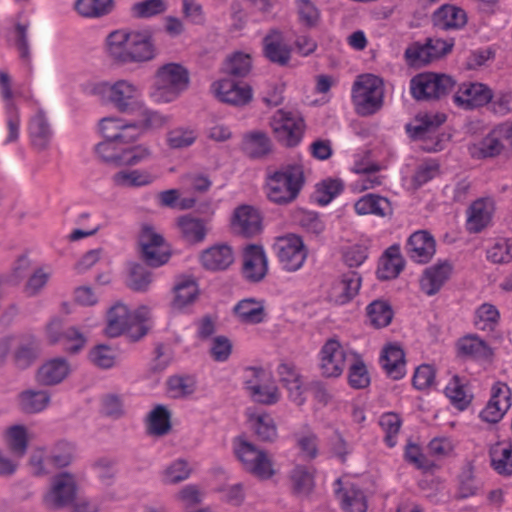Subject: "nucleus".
Segmentation results:
<instances>
[{
	"mask_svg": "<svg viewBox=\"0 0 512 512\" xmlns=\"http://www.w3.org/2000/svg\"><path fill=\"white\" fill-rule=\"evenodd\" d=\"M200 295V288L192 276L176 278L170 300V309L174 313H189Z\"/></svg>",
	"mask_w": 512,
	"mask_h": 512,
	"instance_id": "22",
	"label": "nucleus"
},
{
	"mask_svg": "<svg viewBox=\"0 0 512 512\" xmlns=\"http://www.w3.org/2000/svg\"><path fill=\"white\" fill-rule=\"evenodd\" d=\"M154 282V275L146 267L138 263L128 266L127 286L136 292H146Z\"/></svg>",
	"mask_w": 512,
	"mask_h": 512,
	"instance_id": "57",
	"label": "nucleus"
},
{
	"mask_svg": "<svg viewBox=\"0 0 512 512\" xmlns=\"http://www.w3.org/2000/svg\"><path fill=\"white\" fill-rule=\"evenodd\" d=\"M167 0H141L130 7V15L133 19H151L164 14L168 10Z\"/></svg>",
	"mask_w": 512,
	"mask_h": 512,
	"instance_id": "56",
	"label": "nucleus"
},
{
	"mask_svg": "<svg viewBox=\"0 0 512 512\" xmlns=\"http://www.w3.org/2000/svg\"><path fill=\"white\" fill-rule=\"evenodd\" d=\"M368 322L376 329L387 327L393 320L394 311L389 302L374 300L366 307Z\"/></svg>",
	"mask_w": 512,
	"mask_h": 512,
	"instance_id": "55",
	"label": "nucleus"
},
{
	"mask_svg": "<svg viewBox=\"0 0 512 512\" xmlns=\"http://www.w3.org/2000/svg\"><path fill=\"white\" fill-rule=\"evenodd\" d=\"M348 382L352 388L363 389L370 383V375L362 356L359 353L352 354L351 365L348 373Z\"/></svg>",
	"mask_w": 512,
	"mask_h": 512,
	"instance_id": "62",
	"label": "nucleus"
},
{
	"mask_svg": "<svg viewBox=\"0 0 512 512\" xmlns=\"http://www.w3.org/2000/svg\"><path fill=\"white\" fill-rule=\"evenodd\" d=\"M344 187L345 184L341 178H324L315 185L314 199L319 205L326 206L343 192Z\"/></svg>",
	"mask_w": 512,
	"mask_h": 512,
	"instance_id": "52",
	"label": "nucleus"
},
{
	"mask_svg": "<svg viewBox=\"0 0 512 512\" xmlns=\"http://www.w3.org/2000/svg\"><path fill=\"white\" fill-rule=\"evenodd\" d=\"M98 130L104 140L95 148L96 156L115 166H136L150 158L151 149L145 144H135L142 136L135 121L120 116L103 117Z\"/></svg>",
	"mask_w": 512,
	"mask_h": 512,
	"instance_id": "1",
	"label": "nucleus"
},
{
	"mask_svg": "<svg viewBox=\"0 0 512 512\" xmlns=\"http://www.w3.org/2000/svg\"><path fill=\"white\" fill-rule=\"evenodd\" d=\"M46 338L51 344H61L63 349L75 354L84 348L86 336L75 326L64 328L62 319L53 318L46 327Z\"/></svg>",
	"mask_w": 512,
	"mask_h": 512,
	"instance_id": "19",
	"label": "nucleus"
},
{
	"mask_svg": "<svg viewBox=\"0 0 512 512\" xmlns=\"http://www.w3.org/2000/svg\"><path fill=\"white\" fill-rule=\"evenodd\" d=\"M154 180V175L146 169H122L112 176L113 184L122 188L143 187L150 185Z\"/></svg>",
	"mask_w": 512,
	"mask_h": 512,
	"instance_id": "48",
	"label": "nucleus"
},
{
	"mask_svg": "<svg viewBox=\"0 0 512 512\" xmlns=\"http://www.w3.org/2000/svg\"><path fill=\"white\" fill-rule=\"evenodd\" d=\"M273 250L281 267L288 272L301 269L307 259L308 249L296 234H286L275 239Z\"/></svg>",
	"mask_w": 512,
	"mask_h": 512,
	"instance_id": "14",
	"label": "nucleus"
},
{
	"mask_svg": "<svg viewBox=\"0 0 512 512\" xmlns=\"http://www.w3.org/2000/svg\"><path fill=\"white\" fill-rule=\"evenodd\" d=\"M189 84L190 74L184 65L166 63L156 70L148 95L155 104H168L177 100Z\"/></svg>",
	"mask_w": 512,
	"mask_h": 512,
	"instance_id": "5",
	"label": "nucleus"
},
{
	"mask_svg": "<svg viewBox=\"0 0 512 512\" xmlns=\"http://www.w3.org/2000/svg\"><path fill=\"white\" fill-rule=\"evenodd\" d=\"M13 350L14 363L18 368L29 367L37 358L38 344L33 337L7 336L0 340V359Z\"/></svg>",
	"mask_w": 512,
	"mask_h": 512,
	"instance_id": "18",
	"label": "nucleus"
},
{
	"mask_svg": "<svg viewBox=\"0 0 512 512\" xmlns=\"http://www.w3.org/2000/svg\"><path fill=\"white\" fill-rule=\"evenodd\" d=\"M486 257L494 264L512 262V238H497L487 249Z\"/></svg>",
	"mask_w": 512,
	"mask_h": 512,
	"instance_id": "64",
	"label": "nucleus"
},
{
	"mask_svg": "<svg viewBox=\"0 0 512 512\" xmlns=\"http://www.w3.org/2000/svg\"><path fill=\"white\" fill-rule=\"evenodd\" d=\"M500 313L496 306L483 303L475 309L473 323L481 331H492L497 326Z\"/></svg>",
	"mask_w": 512,
	"mask_h": 512,
	"instance_id": "59",
	"label": "nucleus"
},
{
	"mask_svg": "<svg viewBox=\"0 0 512 512\" xmlns=\"http://www.w3.org/2000/svg\"><path fill=\"white\" fill-rule=\"evenodd\" d=\"M269 270L268 256L261 245L250 244L243 249L242 275L250 283H259Z\"/></svg>",
	"mask_w": 512,
	"mask_h": 512,
	"instance_id": "24",
	"label": "nucleus"
},
{
	"mask_svg": "<svg viewBox=\"0 0 512 512\" xmlns=\"http://www.w3.org/2000/svg\"><path fill=\"white\" fill-rule=\"evenodd\" d=\"M453 272V266L448 261H438L425 269L421 279L422 292L428 296L435 295L448 281Z\"/></svg>",
	"mask_w": 512,
	"mask_h": 512,
	"instance_id": "34",
	"label": "nucleus"
},
{
	"mask_svg": "<svg viewBox=\"0 0 512 512\" xmlns=\"http://www.w3.org/2000/svg\"><path fill=\"white\" fill-rule=\"evenodd\" d=\"M354 211L359 216L374 215L388 217L393 213L392 204L386 197L374 193H368L357 199L353 205Z\"/></svg>",
	"mask_w": 512,
	"mask_h": 512,
	"instance_id": "40",
	"label": "nucleus"
},
{
	"mask_svg": "<svg viewBox=\"0 0 512 512\" xmlns=\"http://www.w3.org/2000/svg\"><path fill=\"white\" fill-rule=\"evenodd\" d=\"M495 201L483 197L470 204L466 211V229L470 233H479L491 225L495 213Z\"/></svg>",
	"mask_w": 512,
	"mask_h": 512,
	"instance_id": "26",
	"label": "nucleus"
},
{
	"mask_svg": "<svg viewBox=\"0 0 512 512\" xmlns=\"http://www.w3.org/2000/svg\"><path fill=\"white\" fill-rule=\"evenodd\" d=\"M404 267V260L396 246L388 248L380 259L377 269L379 279L389 280L396 278Z\"/></svg>",
	"mask_w": 512,
	"mask_h": 512,
	"instance_id": "49",
	"label": "nucleus"
},
{
	"mask_svg": "<svg viewBox=\"0 0 512 512\" xmlns=\"http://www.w3.org/2000/svg\"><path fill=\"white\" fill-rule=\"evenodd\" d=\"M263 53L271 62L285 65L290 60L291 48L283 34L273 30L263 39Z\"/></svg>",
	"mask_w": 512,
	"mask_h": 512,
	"instance_id": "42",
	"label": "nucleus"
},
{
	"mask_svg": "<svg viewBox=\"0 0 512 512\" xmlns=\"http://www.w3.org/2000/svg\"><path fill=\"white\" fill-rule=\"evenodd\" d=\"M211 95L219 102L234 106L243 107L253 100L252 87L242 81L231 77H220L210 85Z\"/></svg>",
	"mask_w": 512,
	"mask_h": 512,
	"instance_id": "15",
	"label": "nucleus"
},
{
	"mask_svg": "<svg viewBox=\"0 0 512 512\" xmlns=\"http://www.w3.org/2000/svg\"><path fill=\"white\" fill-rule=\"evenodd\" d=\"M235 261V252L227 243H216L199 254L200 265L208 271H224Z\"/></svg>",
	"mask_w": 512,
	"mask_h": 512,
	"instance_id": "28",
	"label": "nucleus"
},
{
	"mask_svg": "<svg viewBox=\"0 0 512 512\" xmlns=\"http://www.w3.org/2000/svg\"><path fill=\"white\" fill-rule=\"evenodd\" d=\"M200 137L196 123L175 125L165 134V144L171 150H185L192 147Z\"/></svg>",
	"mask_w": 512,
	"mask_h": 512,
	"instance_id": "36",
	"label": "nucleus"
},
{
	"mask_svg": "<svg viewBox=\"0 0 512 512\" xmlns=\"http://www.w3.org/2000/svg\"><path fill=\"white\" fill-rule=\"evenodd\" d=\"M446 121V115L438 111H420L406 125L408 137L420 142V147L427 152L444 149L449 136L440 131Z\"/></svg>",
	"mask_w": 512,
	"mask_h": 512,
	"instance_id": "6",
	"label": "nucleus"
},
{
	"mask_svg": "<svg viewBox=\"0 0 512 512\" xmlns=\"http://www.w3.org/2000/svg\"><path fill=\"white\" fill-rule=\"evenodd\" d=\"M270 127L275 139L280 144L292 148L302 142L306 124L299 112L278 109L271 116Z\"/></svg>",
	"mask_w": 512,
	"mask_h": 512,
	"instance_id": "12",
	"label": "nucleus"
},
{
	"mask_svg": "<svg viewBox=\"0 0 512 512\" xmlns=\"http://www.w3.org/2000/svg\"><path fill=\"white\" fill-rule=\"evenodd\" d=\"M270 148L271 141L265 132L253 131L243 138V149L252 157H261L267 154Z\"/></svg>",
	"mask_w": 512,
	"mask_h": 512,
	"instance_id": "61",
	"label": "nucleus"
},
{
	"mask_svg": "<svg viewBox=\"0 0 512 512\" xmlns=\"http://www.w3.org/2000/svg\"><path fill=\"white\" fill-rule=\"evenodd\" d=\"M78 490L75 475L63 472L56 475L51 482L43 501L49 508H60L70 504L76 497Z\"/></svg>",
	"mask_w": 512,
	"mask_h": 512,
	"instance_id": "21",
	"label": "nucleus"
},
{
	"mask_svg": "<svg viewBox=\"0 0 512 512\" xmlns=\"http://www.w3.org/2000/svg\"><path fill=\"white\" fill-rule=\"evenodd\" d=\"M51 402L49 392L44 390L28 389L22 391L17 397V403L24 413L36 414L44 411Z\"/></svg>",
	"mask_w": 512,
	"mask_h": 512,
	"instance_id": "47",
	"label": "nucleus"
},
{
	"mask_svg": "<svg viewBox=\"0 0 512 512\" xmlns=\"http://www.w3.org/2000/svg\"><path fill=\"white\" fill-rule=\"evenodd\" d=\"M512 406V391L507 383L496 381L490 388V397L479 413V418L488 424L499 423Z\"/></svg>",
	"mask_w": 512,
	"mask_h": 512,
	"instance_id": "17",
	"label": "nucleus"
},
{
	"mask_svg": "<svg viewBox=\"0 0 512 512\" xmlns=\"http://www.w3.org/2000/svg\"><path fill=\"white\" fill-rule=\"evenodd\" d=\"M243 384L247 395L255 403L272 406L282 398V393L275 380L263 368H247Z\"/></svg>",
	"mask_w": 512,
	"mask_h": 512,
	"instance_id": "11",
	"label": "nucleus"
},
{
	"mask_svg": "<svg viewBox=\"0 0 512 512\" xmlns=\"http://www.w3.org/2000/svg\"><path fill=\"white\" fill-rule=\"evenodd\" d=\"M74 7L83 17L98 18L113 11L115 0H77Z\"/></svg>",
	"mask_w": 512,
	"mask_h": 512,
	"instance_id": "58",
	"label": "nucleus"
},
{
	"mask_svg": "<svg viewBox=\"0 0 512 512\" xmlns=\"http://www.w3.org/2000/svg\"><path fill=\"white\" fill-rule=\"evenodd\" d=\"M252 69V57L248 52L237 50L229 54L223 62L222 70L229 76L245 77Z\"/></svg>",
	"mask_w": 512,
	"mask_h": 512,
	"instance_id": "54",
	"label": "nucleus"
},
{
	"mask_svg": "<svg viewBox=\"0 0 512 512\" xmlns=\"http://www.w3.org/2000/svg\"><path fill=\"white\" fill-rule=\"evenodd\" d=\"M233 451L243 469L251 475L261 480H268L276 474V468L269 453L244 437H237L233 441Z\"/></svg>",
	"mask_w": 512,
	"mask_h": 512,
	"instance_id": "9",
	"label": "nucleus"
},
{
	"mask_svg": "<svg viewBox=\"0 0 512 512\" xmlns=\"http://www.w3.org/2000/svg\"><path fill=\"white\" fill-rule=\"evenodd\" d=\"M71 373L67 359L54 357L46 360L37 371V381L45 386H53L63 382Z\"/></svg>",
	"mask_w": 512,
	"mask_h": 512,
	"instance_id": "38",
	"label": "nucleus"
},
{
	"mask_svg": "<svg viewBox=\"0 0 512 512\" xmlns=\"http://www.w3.org/2000/svg\"><path fill=\"white\" fill-rule=\"evenodd\" d=\"M370 238L365 234H354L344 238L340 246V254L343 262L350 268L360 267L368 258Z\"/></svg>",
	"mask_w": 512,
	"mask_h": 512,
	"instance_id": "29",
	"label": "nucleus"
},
{
	"mask_svg": "<svg viewBox=\"0 0 512 512\" xmlns=\"http://www.w3.org/2000/svg\"><path fill=\"white\" fill-rule=\"evenodd\" d=\"M466 11L453 4H444L433 13L434 25L443 30H458L467 24Z\"/></svg>",
	"mask_w": 512,
	"mask_h": 512,
	"instance_id": "41",
	"label": "nucleus"
},
{
	"mask_svg": "<svg viewBox=\"0 0 512 512\" xmlns=\"http://www.w3.org/2000/svg\"><path fill=\"white\" fill-rule=\"evenodd\" d=\"M51 275L52 272L49 267H35L25 282L24 293L29 297L38 295L47 285Z\"/></svg>",
	"mask_w": 512,
	"mask_h": 512,
	"instance_id": "63",
	"label": "nucleus"
},
{
	"mask_svg": "<svg viewBox=\"0 0 512 512\" xmlns=\"http://www.w3.org/2000/svg\"><path fill=\"white\" fill-rule=\"evenodd\" d=\"M152 317L150 306L142 304L131 308L128 304L117 301L106 311L104 334L108 337L129 335L133 340H138L146 334L143 323Z\"/></svg>",
	"mask_w": 512,
	"mask_h": 512,
	"instance_id": "4",
	"label": "nucleus"
},
{
	"mask_svg": "<svg viewBox=\"0 0 512 512\" xmlns=\"http://www.w3.org/2000/svg\"><path fill=\"white\" fill-rule=\"evenodd\" d=\"M304 167L301 162L282 165L266 177V195L277 204L292 202L304 185Z\"/></svg>",
	"mask_w": 512,
	"mask_h": 512,
	"instance_id": "7",
	"label": "nucleus"
},
{
	"mask_svg": "<svg viewBox=\"0 0 512 512\" xmlns=\"http://www.w3.org/2000/svg\"><path fill=\"white\" fill-rule=\"evenodd\" d=\"M176 226L181 237L189 244H198L205 240L207 227L203 220L189 215L180 216L176 220Z\"/></svg>",
	"mask_w": 512,
	"mask_h": 512,
	"instance_id": "46",
	"label": "nucleus"
},
{
	"mask_svg": "<svg viewBox=\"0 0 512 512\" xmlns=\"http://www.w3.org/2000/svg\"><path fill=\"white\" fill-rule=\"evenodd\" d=\"M191 464L183 458H178L163 467L160 480L165 485H176L187 480L192 474Z\"/></svg>",
	"mask_w": 512,
	"mask_h": 512,
	"instance_id": "53",
	"label": "nucleus"
},
{
	"mask_svg": "<svg viewBox=\"0 0 512 512\" xmlns=\"http://www.w3.org/2000/svg\"><path fill=\"white\" fill-rule=\"evenodd\" d=\"M454 85L450 76L436 73H422L412 78L410 88L417 100L438 99Z\"/></svg>",
	"mask_w": 512,
	"mask_h": 512,
	"instance_id": "16",
	"label": "nucleus"
},
{
	"mask_svg": "<svg viewBox=\"0 0 512 512\" xmlns=\"http://www.w3.org/2000/svg\"><path fill=\"white\" fill-rule=\"evenodd\" d=\"M493 98L492 90L480 82H464L453 95L454 104L463 110H472L487 105Z\"/></svg>",
	"mask_w": 512,
	"mask_h": 512,
	"instance_id": "23",
	"label": "nucleus"
},
{
	"mask_svg": "<svg viewBox=\"0 0 512 512\" xmlns=\"http://www.w3.org/2000/svg\"><path fill=\"white\" fill-rule=\"evenodd\" d=\"M468 152L474 159H486L497 157L503 150L490 131L482 140L469 144Z\"/></svg>",
	"mask_w": 512,
	"mask_h": 512,
	"instance_id": "60",
	"label": "nucleus"
},
{
	"mask_svg": "<svg viewBox=\"0 0 512 512\" xmlns=\"http://www.w3.org/2000/svg\"><path fill=\"white\" fill-rule=\"evenodd\" d=\"M362 277L356 271H347L334 279L325 292L326 300L342 306L350 303L360 291Z\"/></svg>",
	"mask_w": 512,
	"mask_h": 512,
	"instance_id": "20",
	"label": "nucleus"
},
{
	"mask_svg": "<svg viewBox=\"0 0 512 512\" xmlns=\"http://www.w3.org/2000/svg\"><path fill=\"white\" fill-rule=\"evenodd\" d=\"M335 492L346 512H366V496L356 480L344 476L336 480Z\"/></svg>",
	"mask_w": 512,
	"mask_h": 512,
	"instance_id": "25",
	"label": "nucleus"
},
{
	"mask_svg": "<svg viewBox=\"0 0 512 512\" xmlns=\"http://www.w3.org/2000/svg\"><path fill=\"white\" fill-rule=\"evenodd\" d=\"M492 468L500 475H512V445L509 442H498L490 449Z\"/></svg>",
	"mask_w": 512,
	"mask_h": 512,
	"instance_id": "51",
	"label": "nucleus"
},
{
	"mask_svg": "<svg viewBox=\"0 0 512 512\" xmlns=\"http://www.w3.org/2000/svg\"><path fill=\"white\" fill-rule=\"evenodd\" d=\"M104 52L119 65L149 62L157 55L149 29L120 28L111 31L104 40Z\"/></svg>",
	"mask_w": 512,
	"mask_h": 512,
	"instance_id": "2",
	"label": "nucleus"
},
{
	"mask_svg": "<svg viewBox=\"0 0 512 512\" xmlns=\"http://www.w3.org/2000/svg\"><path fill=\"white\" fill-rule=\"evenodd\" d=\"M87 92L96 96L101 103L110 106L120 113L134 114L137 106L142 105L143 91L134 80L118 78L90 83Z\"/></svg>",
	"mask_w": 512,
	"mask_h": 512,
	"instance_id": "3",
	"label": "nucleus"
},
{
	"mask_svg": "<svg viewBox=\"0 0 512 512\" xmlns=\"http://www.w3.org/2000/svg\"><path fill=\"white\" fill-rule=\"evenodd\" d=\"M0 93L2 98L6 101L5 109L8 135L5 142H15L19 138L21 121L18 109L12 101L13 94L10 86V78L5 72H0Z\"/></svg>",
	"mask_w": 512,
	"mask_h": 512,
	"instance_id": "33",
	"label": "nucleus"
},
{
	"mask_svg": "<svg viewBox=\"0 0 512 512\" xmlns=\"http://www.w3.org/2000/svg\"><path fill=\"white\" fill-rule=\"evenodd\" d=\"M233 314L242 324H261L267 319L265 301L254 297L241 299L234 305Z\"/></svg>",
	"mask_w": 512,
	"mask_h": 512,
	"instance_id": "32",
	"label": "nucleus"
},
{
	"mask_svg": "<svg viewBox=\"0 0 512 512\" xmlns=\"http://www.w3.org/2000/svg\"><path fill=\"white\" fill-rule=\"evenodd\" d=\"M2 440L13 457L22 458L29 446V429L23 424L8 426L2 433Z\"/></svg>",
	"mask_w": 512,
	"mask_h": 512,
	"instance_id": "43",
	"label": "nucleus"
},
{
	"mask_svg": "<svg viewBox=\"0 0 512 512\" xmlns=\"http://www.w3.org/2000/svg\"><path fill=\"white\" fill-rule=\"evenodd\" d=\"M355 353L338 339H328L318 353V366L321 375L325 378L340 377L346 368V362L351 360L352 354Z\"/></svg>",
	"mask_w": 512,
	"mask_h": 512,
	"instance_id": "13",
	"label": "nucleus"
},
{
	"mask_svg": "<svg viewBox=\"0 0 512 512\" xmlns=\"http://www.w3.org/2000/svg\"><path fill=\"white\" fill-rule=\"evenodd\" d=\"M384 82L375 74L358 75L351 87V101L360 116L377 113L384 103Z\"/></svg>",
	"mask_w": 512,
	"mask_h": 512,
	"instance_id": "8",
	"label": "nucleus"
},
{
	"mask_svg": "<svg viewBox=\"0 0 512 512\" xmlns=\"http://www.w3.org/2000/svg\"><path fill=\"white\" fill-rule=\"evenodd\" d=\"M407 252L417 263L429 262L436 252L434 237L424 230L414 232L408 239Z\"/></svg>",
	"mask_w": 512,
	"mask_h": 512,
	"instance_id": "37",
	"label": "nucleus"
},
{
	"mask_svg": "<svg viewBox=\"0 0 512 512\" xmlns=\"http://www.w3.org/2000/svg\"><path fill=\"white\" fill-rule=\"evenodd\" d=\"M380 365L393 379H401L406 374L405 353L396 342L384 345L380 354Z\"/></svg>",
	"mask_w": 512,
	"mask_h": 512,
	"instance_id": "35",
	"label": "nucleus"
},
{
	"mask_svg": "<svg viewBox=\"0 0 512 512\" xmlns=\"http://www.w3.org/2000/svg\"><path fill=\"white\" fill-rule=\"evenodd\" d=\"M246 423L248 429L259 441L274 442L278 437L276 421L267 411L247 409Z\"/></svg>",
	"mask_w": 512,
	"mask_h": 512,
	"instance_id": "27",
	"label": "nucleus"
},
{
	"mask_svg": "<svg viewBox=\"0 0 512 512\" xmlns=\"http://www.w3.org/2000/svg\"><path fill=\"white\" fill-rule=\"evenodd\" d=\"M28 131L35 147L44 149L48 146L53 133L43 109L38 108L30 118Z\"/></svg>",
	"mask_w": 512,
	"mask_h": 512,
	"instance_id": "44",
	"label": "nucleus"
},
{
	"mask_svg": "<svg viewBox=\"0 0 512 512\" xmlns=\"http://www.w3.org/2000/svg\"><path fill=\"white\" fill-rule=\"evenodd\" d=\"M137 244L141 259L150 267H161L172 257L170 243L152 224L145 223L141 226Z\"/></svg>",
	"mask_w": 512,
	"mask_h": 512,
	"instance_id": "10",
	"label": "nucleus"
},
{
	"mask_svg": "<svg viewBox=\"0 0 512 512\" xmlns=\"http://www.w3.org/2000/svg\"><path fill=\"white\" fill-rule=\"evenodd\" d=\"M171 411L165 405H156L146 417L147 431L151 435L163 436L171 429Z\"/></svg>",
	"mask_w": 512,
	"mask_h": 512,
	"instance_id": "50",
	"label": "nucleus"
},
{
	"mask_svg": "<svg viewBox=\"0 0 512 512\" xmlns=\"http://www.w3.org/2000/svg\"><path fill=\"white\" fill-rule=\"evenodd\" d=\"M233 231L243 235H254L261 229V216L259 211L250 205L236 207L230 218Z\"/></svg>",
	"mask_w": 512,
	"mask_h": 512,
	"instance_id": "31",
	"label": "nucleus"
},
{
	"mask_svg": "<svg viewBox=\"0 0 512 512\" xmlns=\"http://www.w3.org/2000/svg\"><path fill=\"white\" fill-rule=\"evenodd\" d=\"M444 394L449 402L459 411L466 410L473 400V394L466 382L458 376H453L444 388Z\"/></svg>",
	"mask_w": 512,
	"mask_h": 512,
	"instance_id": "45",
	"label": "nucleus"
},
{
	"mask_svg": "<svg viewBox=\"0 0 512 512\" xmlns=\"http://www.w3.org/2000/svg\"><path fill=\"white\" fill-rule=\"evenodd\" d=\"M277 376L281 384L286 388L290 401L298 406L302 405L306 400L305 387L302 376L296 366L289 362L279 364Z\"/></svg>",
	"mask_w": 512,
	"mask_h": 512,
	"instance_id": "30",
	"label": "nucleus"
},
{
	"mask_svg": "<svg viewBox=\"0 0 512 512\" xmlns=\"http://www.w3.org/2000/svg\"><path fill=\"white\" fill-rule=\"evenodd\" d=\"M457 355L476 361H487L492 356L490 346L478 335L468 334L456 343Z\"/></svg>",
	"mask_w": 512,
	"mask_h": 512,
	"instance_id": "39",
	"label": "nucleus"
}]
</instances>
